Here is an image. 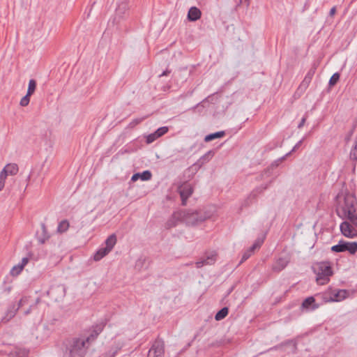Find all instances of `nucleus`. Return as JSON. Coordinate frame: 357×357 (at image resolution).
<instances>
[{
  "label": "nucleus",
  "mask_w": 357,
  "mask_h": 357,
  "mask_svg": "<svg viewBox=\"0 0 357 357\" xmlns=\"http://www.w3.org/2000/svg\"><path fill=\"white\" fill-rule=\"evenodd\" d=\"M338 213L340 217L350 221L357 227V205L354 197L347 196L344 202L338 208Z\"/></svg>",
  "instance_id": "f257e3e1"
},
{
  "label": "nucleus",
  "mask_w": 357,
  "mask_h": 357,
  "mask_svg": "<svg viewBox=\"0 0 357 357\" xmlns=\"http://www.w3.org/2000/svg\"><path fill=\"white\" fill-rule=\"evenodd\" d=\"M101 331V328L98 327L94 330L89 337L84 338H77L73 340L71 344L70 356L71 357H83L86 351V344L90 340H94Z\"/></svg>",
  "instance_id": "f03ea898"
},
{
  "label": "nucleus",
  "mask_w": 357,
  "mask_h": 357,
  "mask_svg": "<svg viewBox=\"0 0 357 357\" xmlns=\"http://www.w3.org/2000/svg\"><path fill=\"white\" fill-rule=\"evenodd\" d=\"M313 271L316 274V282L319 285L327 284L333 275L331 266L328 262H318L313 265Z\"/></svg>",
  "instance_id": "7ed1b4c3"
},
{
  "label": "nucleus",
  "mask_w": 357,
  "mask_h": 357,
  "mask_svg": "<svg viewBox=\"0 0 357 357\" xmlns=\"http://www.w3.org/2000/svg\"><path fill=\"white\" fill-rule=\"evenodd\" d=\"M349 296V292L344 289H328L322 294V298L325 303L340 302Z\"/></svg>",
  "instance_id": "20e7f679"
},
{
  "label": "nucleus",
  "mask_w": 357,
  "mask_h": 357,
  "mask_svg": "<svg viewBox=\"0 0 357 357\" xmlns=\"http://www.w3.org/2000/svg\"><path fill=\"white\" fill-rule=\"evenodd\" d=\"M331 250L336 252L348 251L354 255L357 252V242L340 241L339 244L331 248Z\"/></svg>",
  "instance_id": "39448f33"
},
{
  "label": "nucleus",
  "mask_w": 357,
  "mask_h": 357,
  "mask_svg": "<svg viewBox=\"0 0 357 357\" xmlns=\"http://www.w3.org/2000/svg\"><path fill=\"white\" fill-rule=\"evenodd\" d=\"M340 229L343 236L353 238L357 237V227L350 221H344L340 224Z\"/></svg>",
  "instance_id": "423d86ee"
},
{
  "label": "nucleus",
  "mask_w": 357,
  "mask_h": 357,
  "mask_svg": "<svg viewBox=\"0 0 357 357\" xmlns=\"http://www.w3.org/2000/svg\"><path fill=\"white\" fill-rule=\"evenodd\" d=\"M18 172L16 164H8L0 173V191L3 188L5 180L8 174L15 175Z\"/></svg>",
  "instance_id": "0eeeda50"
},
{
  "label": "nucleus",
  "mask_w": 357,
  "mask_h": 357,
  "mask_svg": "<svg viewBox=\"0 0 357 357\" xmlns=\"http://www.w3.org/2000/svg\"><path fill=\"white\" fill-rule=\"evenodd\" d=\"M213 215H199L198 213H192L190 214H188L186 217L185 218V222L188 225H195L198 222L204 221L207 219L213 218Z\"/></svg>",
  "instance_id": "6e6552de"
},
{
  "label": "nucleus",
  "mask_w": 357,
  "mask_h": 357,
  "mask_svg": "<svg viewBox=\"0 0 357 357\" xmlns=\"http://www.w3.org/2000/svg\"><path fill=\"white\" fill-rule=\"evenodd\" d=\"M50 296L55 301H60L64 299L66 296V287L64 284H59L53 287L50 290Z\"/></svg>",
  "instance_id": "1a4fd4ad"
},
{
  "label": "nucleus",
  "mask_w": 357,
  "mask_h": 357,
  "mask_svg": "<svg viewBox=\"0 0 357 357\" xmlns=\"http://www.w3.org/2000/svg\"><path fill=\"white\" fill-rule=\"evenodd\" d=\"M164 343L156 341L149 351L148 357H162L164 355Z\"/></svg>",
  "instance_id": "9d476101"
},
{
  "label": "nucleus",
  "mask_w": 357,
  "mask_h": 357,
  "mask_svg": "<svg viewBox=\"0 0 357 357\" xmlns=\"http://www.w3.org/2000/svg\"><path fill=\"white\" fill-rule=\"evenodd\" d=\"M216 253L213 252L207 254V255L196 262L197 268H202L204 266L212 265L216 261Z\"/></svg>",
  "instance_id": "9b49d317"
},
{
  "label": "nucleus",
  "mask_w": 357,
  "mask_h": 357,
  "mask_svg": "<svg viewBox=\"0 0 357 357\" xmlns=\"http://www.w3.org/2000/svg\"><path fill=\"white\" fill-rule=\"evenodd\" d=\"M178 191L182 199L183 204H185V202L187 199L192 195V188L190 183H184L183 185H181L179 188Z\"/></svg>",
  "instance_id": "f8f14e48"
},
{
  "label": "nucleus",
  "mask_w": 357,
  "mask_h": 357,
  "mask_svg": "<svg viewBox=\"0 0 357 357\" xmlns=\"http://www.w3.org/2000/svg\"><path fill=\"white\" fill-rule=\"evenodd\" d=\"M18 310L19 307H16L15 304L10 305L7 309L5 315L1 318V322H8L12 318L15 317Z\"/></svg>",
  "instance_id": "ddd939ff"
},
{
  "label": "nucleus",
  "mask_w": 357,
  "mask_h": 357,
  "mask_svg": "<svg viewBox=\"0 0 357 357\" xmlns=\"http://www.w3.org/2000/svg\"><path fill=\"white\" fill-rule=\"evenodd\" d=\"M201 15L202 13L199 8L197 7H192L188 11V19L192 22L197 21L201 17Z\"/></svg>",
  "instance_id": "4468645a"
},
{
  "label": "nucleus",
  "mask_w": 357,
  "mask_h": 357,
  "mask_svg": "<svg viewBox=\"0 0 357 357\" xmlns=\"http://www.w3.org/2000/svg\"><path fill=\"white\" fill-rule=\"evenodd\" d=\"M263 243V240H257L253 245L250 248L249 250H248L243 256L242 261H245L248 259L252 253L255 251V249H258L261 247V244Z\"/></svg>",
  "instance_id": "2eb2a0df"
},
{
  "label": "nucleus",
  "mask_w": 357,
  "mask_h": 357,
  "mask_svg": "<svg viewBox=\"0 0 357 357\" xmlns=\"http://www.w3.org/2000/svg\"><path fill=\"white\" fill-rule=\"evenodd\" d=\"M303 308L315 310L319 307V305L315 304V300L314 297L310 296L304 300L302 304Z\"/></svg>",
  "instance_id": "dca6fc26"
},
{
  "label": "nucleus",
  "mask_w": 357,
  "mask_h": 357,
  "mask_svg": "<svg viewBox=\"0 0 357 357\" xmlns=\"http://www.w3.org/2000/svg\"><path fill=\"white\" fill-rule=\"evenodd\" d=\"M110 252L109 250H108V248H107L106 247L105 248H100L94 255L93 256V259L95 261H99L102 258H103L105 256H106L109 252Z\"/></svg>",
  "instance_id": "f3484780"
},
{
  "label": "nucleus",
  "mask_w": 357,
  "mask_h": 357,
  "mask_svg": "<svg viewBox=\"0 0 357 357\" xmlns=\"http://www.w3.org/2000/svg\"><path fill=\"white\" fill-rule=\"evenodd\" d=\"M50 235L47 233V230L45 224H41V233L38 238V241L41 243H44L47 239H49Z\"/></svg>",
  "instance_id": "a211bd4d"
},
{
  "label": "nucleus",
  "mask_w": 357,
  "mask_h": 357,
  "mask_svg": "<svg viewBox=\"0 0 357 357\" xmlns=\"http://www.w3.org/2000/svg\"><path fill=\"white\" fill-rule=\"evenodd\" d=\"M116 243V236L115 234L110 235L105 241L106 248H108V250H109L110 251L112 250Z\"/></svg>",
  "instance_id": "6ab92c4d"
},
{
  "label": "nucleus",
  "mask_w": 357,
  "mask_h": 357,
  "mask_svg": "<svg viewBox=\"0 0 357 357\" xmlns=\"http://www.w3.org/2000/svg\"><path fill=\"white\" fill-rule=\"evenodd\" d=\"M224 136H225V132L224 131L217 132H215V133L206 135L205 137L204 140H205V142H210V141H212V140H213L215 139L220 138V137H222Z\"/></svg>",
  "instance_id": "aec40b11"
},
{
  "label": "nucleus",
  "mask_w": 357,
  "mask_h": 357,
  "mask_svg": "<svg viewBox=\"0 0 357 357\" xmlns=\"http://www.w3.org/2000/svg\"><path fill=\"white\" fill-rule=\"evenodd\" d=\"M228 312L229 310L227 307H223L215 314V319L217 321L223 319L228 314Z\"/></svg>",
  "instance_id": "412c9836"
},
{
  "label": "nucleus",
  "mask_w": 357,
  "mask_h": 357,
  "mask_svg": "<svg viewBox=\"0 0 357 357\" xmlns=\"http://www.w3.org/2000/svg\"><path fill=\"white\" fill-rule=\"evenodd\" d=\"M36 88V82L34 79H30L29 82V86H28L26 94H28V96H31L34 93Z\"/></svg>",
  "instance_id": "4be33fe9"
},
{
  "label": "nucleus",
  "mask_w": 357,
  "mask_h": 357,
  "mask_svg": "<svg viewBox=\"0 0 357 357\" xmlns=\"http://www.w3.org/2000/svg\"><path fill=\"white\" fill-rule=\"evenodd\" d=\"M66 231H67V220H63L59 222L56 229V232L59 234H62Z\"/></svg>",
  "instance_id": "5701e85b"
},
{
  "label": "nucleus",
  "mask_w": 357,
  "mask_h": 357,
  "mask_svg": "<svg viewBox=\"0 0 357 357\" xmlns=\"http://www.w3.org/2000/svg\"><path fill=\"white\" fill-rule=\"evenodd\" d=\"M23 268L22 266H20V264H17L16 266H14L12 269L10 270V274L13 275V276H16L17 275H19L21 271H22Z\"/></svg>",
  "instance_id": "b1692460"
},
{
  "label": "nucleus",
  "mask_w": 357,
  "mask_h": 357,
  "mask_svg": "<svg viewBox=\"0 0 357 357\" xmlns=\"http://www.w3.org/2000/svg\"><path fill=\"white\" fill-rule=\"evenodd\" d=\"M350 158L353 160H357V138L355 144L350 152Z\"/></svg>",
  "instance_id": "393cba45"
},
{
  "label": "nucleus",
  "mask_w": 357,
  "mask_h": 357,
  "mask_svg": "<svg viewBox=\"0 0 357 357\" xmlns=\"http://www.w3.org/2000/svg\"><path fill=\"white\" fill-rule=\"evenodd\" d=\"M339 79H340L339 73H334L329 80V85L331 86L335 85L336 83L338 82Z\"/></svg>",
  "instance_id": "a878e982"
},
{
  "label": "nucleus",
  "mask_w": 357,
  "mask_h": 357,
  "mask_svg": "<svg viewBox=\"0 0 357 357\" xmlns=\"http://www.w3.org/2000/svg\"><path fill=\"white\" fill-rule=\"evenodd\" d=\"M152 174L149 171H144L140 173V179L142 181H149L151 178Z\"/></svg>",
  "instance_id": "bb28decb"
},
{
  "label": "nucleus",
  "mask_w": 357,
  "mask_h": 357,
  "mask_svg": "<svg viewBox=\"0 0 357 357\" xmlns=\"http://www.w3.org/2000/svg\"><path fill=\"white\" fill-rule=\"evenodd\" d=\"M287 263L288 262H287V260L280 259L277 262V265L275 267V268H276L278 270H281V269L284 268L287 266Z\"/></svg>",
  "instance_id": "cd10ccee"
},
{
  "label": "nucleus",
  "mask_w": 357,
  "mask_h": 357,
  "mask_svg": "<svg viewBox=\"0 0 357 357\" xmlns=\"http://www.w3.org/2000/svg\"><path fill=\"white\" fill-rule=\"evenodd\" d=\"M168 128L166 126L159 128L156 131V135H158V137H160L161 136L164 135L165 133L168 132Z\"/></svg>",
  "instance_id": "c85d7f7f"
},
{
  "label": "nucleus",
  "mask_w": 357,
  "mask_h": 357,
  "mask_svg": "<svg viewBox=\"0 0 357 357\" xmlns=\"http://www.w3.org/2000/svg\"><path fill=\"white\" fill-rule=\"evenodd\" d=\"M31 96H28V94H26L20 100V105L22 107L26 106L29 105L30 101V97Z\"/></svg>",
  "instance_id": "c756f323"
},
{
  "label": "nucleus",
  "mask_w": 357,
  "mask_h": 357,
  "mask_svg": "<svg viewBox=\"0 0 357 357\" xmlns=\"http://www.w3.org/2000/svg\"><path fill=\"white\" fill-rule=\"evenodd\" d=\"M158 138L159 137H158V135H156V132H155L154 133L150 134L146 137V142L148 144L152 143Z\"/></svg>",
  "instance_id": "7c9ffc66"
},
{
  "label": "nucleus",
  "mask_w": 357,
  "mask_h": 357,
  "mask_svg": "<svg viewBox=\"0 0 357 357\" xmlns=\"http://www.w3.org/2000/svg\"><path fill=\"white\" fill-rule=\"evenodd\" d=\"M28 301V299L26 297L22 298L18 303V305L17 307H19V308L22 306L24 303H26Z\"/></svg>",
  "instance_id": "2f4dec72"
},
{
  "label": "nucleus",
  "mask_w": 357,
  "mask_h": 357,
  "mask_svg": "<svg viewBox=\"0 0 357 357\" xmlns=\"http://www.w3.org/2000/svg\"><path fill=\"white\" fill-rule=\"evenodd\" d=\"M175 217L172 218V220H170L167 222V225L168 228L172 227L176 225V223L174 222Z\"/></svg>",
  "instance_id": "473e14b6"
},
{
  "label": "nucleus",
  "mask_w": 357,
  "mask_h": 357,
  "mask_svg": "<svg viewBox=\"0 0 357 357\" xmlns=\"http://www.w3.org/2000/svg\"><path fill=\"white\" fill-rule=\"evenodd\" d=\"M28 262H29V259L27 257H24L22 259V262L20 264H19L20 266H22V268H24V267L27 264Z\"/></svg>",
  "instance_id": "72a5a7b5"
},
{
  "label": "nucleus",
  "mask_w": 357,
  "mask_h": 357,
  "mask_svg": "<svg viewBox=\"0 0 357 357\" xmlns=\"http://www.w3.org/2000/svg\"><path fill=\"white\" fill-rule=\"evenodd\" d=\"M139 178H140V173H137L132 175L131 180L135 182L137 181Z\"/></svg>",
  "instance_id": "f704fd0d"
},
{
  "label": "nucleus",
  "mask_w": 357,
  "mask_h": 357,
  "mask_svg": "<svg viewBox=\"0 0 357 357\" xmlns=\"http://www.w3.org/2000/svg\"><path fill=\"white\" fill-rule=\"evenodd\" d=\"M335 13H336V8H335V7H333L330 10V15L333 17V15H335Z\"/></svg>",
  "instance_id": "c9c22d12"
},
{
  "label": "nucleus",
  "mask_w": 357,
  "mask_h": 357,
  "mask_svg": "<svg viewBox=\"0 0 357 357\" xmlns=\"http://www.w3.org/2000/svg\"><path fill=\"white\" fill-rule=\"evenodd\" d=\"M305 120L306 119L305 117L301 119V121L298 125V128H301L305 124Z\"/></svg>",
  "instance_id": "e433bc0d"
},
{
  "label": "nucleus",
  "mask_w": 357,
  "mask_h": 357,
  "mask_svg": "<svg viewBox=\"0 0 357 357\" xmlns=\"http://www.w3.org/2000/svg\"><path fill=\"white\" fill-rule=\"evenodd\" d=\"M40 299L39 298H38L36 299V304L39 303H40Z\"/></svg>",
  "instance_id": "4c0bfd02"
},
{
  "label": "nucleus",
  "mask_w": 357,
  "mask_h": 357,
  "mask_svg": "<svg viewBox=\"0 0 357 357\" xmlns=\"http://www.w3.org/2000/svg\"><path fill=\"white\" fill-rule=\"evenodd\" d=\"M312 75H313V73H308V75H310V77H309V79H311V77L312 76Z\"/></svg>",
  "instance_id": "58836bf2"
},
{
  "label": "nucleus",
  "mask_w": 357,
  "mask_h": 357,
  "mask_svg": "<svg viewBox=\"0 0 357 357\" xmlns=\"http://www.w3.org/2000/svg\"><path fill=\"white\" fill-rule=\"evenodd\" d=\"M29 311H30V309H29L28 310H26V311L25 312V314H29Z\"/></svg>",
  "instance_id": "ea45409f"
}]
</instances>
